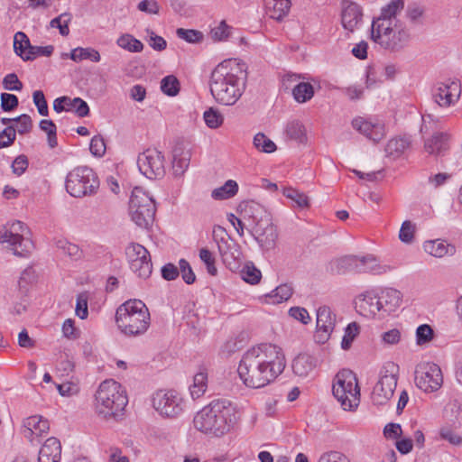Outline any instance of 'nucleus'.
<instances>
[{
    "mask_svg": "<svg viewBox=\"0 0 462 462\" xmlns=\"http://www.w3.org/2000/svg\"><path fill=\"white\" fill-rule=\"evenodd\" d=\"M285 366V356L281 347L273 344H260L243 354L237 373L246 387L260 389L273 383Z\"/></svg>",
    "mask_w": 462,
    "mask_h": 462,
    "instance_id": "f257e3e1",
    "label": "nucleus"
},
{
    "mask_svg": "<svg viewBox=\"0 0 462 462\" xmlns=\"http://www.w3.org/2000/svg\"><path fill=\"white\" fill-rule=\"evenodd\" d=\"M245 64L236 59L220 62L211 72L209 89L215 101L234 106L241 98L246 85Z\"/></svg>",
    "mask_w": 462,
    "mask_h": 462,
    "instance_id": "f03ea898",
    "label": "nucleus"
},
{
    "mask_svg": "<svg viewBox=\"0 0 462 462\" xmlns=\"http://www.w3.org/2000/svg\"><path fill=\"white\" fill-rule=\"evenodd\" d=\"M236 422V410L230 401L213 400L196 413L194 428L209 437L220 438L230 431Z\"/></svg>",
    "mask_w": 462,
    "mask_h": 462,
    "instance_id": "7ed1b4c3",
    "label": "nucleus"
},
{
    "mask_svg": "<svg viewBox=\"0 0 462 462\" xmlns=\"http://www.w3.org/2000/svg\"><path fill=\"white\" fill-rule=\"evenodd\" d=\"M127 403L125 390L113 379L102 382L95 394V412L105 420L122 418Z\"/></svg>",
    "mask_w": 462,
    "mask_h": 462,
    "instance_id": "20e7f679",
    "label": "nucleus"
},
{
    "mask_svg": "<svg viewBox=\"0 0 462 462\" xmlns=\"http://www.w3.org/2000/svg\"><path fill=\"white\" fill-rule=\"evenodd\" d=\"M116 322L120 331L125 336L142 335L150 325L148 308L140 300H126L117 308Z\"/></svg>",
    "mask_w": 462,
    "mask_h": 462,
    "instance_id": "39448f33",
    "label": "nucleus"
},
{
    "mask_svg": "<svg viewBox=\"0 0 462 462\" xmlns=\"http://www.w3.org/2000/svg\"><path fill=\"white\" fill-rule=\"evenodd\" d=\"M371 39L385 51L395 53L408 46L411 33L404 23H381L371 25Z\"/></svg>",
    "mask_w": 462,
    "mask_h": 462,
    "instance_id": "423d86ee",
    "label": "nucleus"
},
{
    "mask_svg": "<svg viewBox=\"0 0 462 462\" xmlns=\"http://www.w3.org/2000/svg\"><path fill=\"white\" fill-rule=\"evenodd\" d=\"M0 243L7 244L14 254L21 257L28 256L34 247L28 226L19 220L0 228Z\"/></svg>",
    "mask_w": 462,
    "mask_h": 462,
    "instance_id": "0eeeda50",
    "label": "nucleus"
},
{
    "mask_svg": "<svg viewBox=\"0 0 462 462\" xmlns=\"http://www.w3.org/2000/svg\"><path fill=\"white\" fill-rule=\"evenodd\" d=\"M65 188L73 198L92 196L99 188V180L91 168L79 166L67 174Z\"/></svg>",
    "mask_w": 462,
    "mask_h": 462,
    "instance_id": "6e6552de",
    "label": "nucleus"
},
{
    "mask_svg": "<svg viewBox=\"0 0 462 462\" xmlns=\"http://www.w3.org/2000/svg\"><path fill=\"white\" fill-rule=\"evenodd\" d=\"M333 395L345 411H353L359 404V388L356 374L350 370H342L335 377Z\"/></svg>",
    "mask_w": 462,
    "mask_h": 462,
    "instance_id": "1a4fd4ad",
    "label": "nucleus"
},
{
    "mask_svg": "<svg viewBox=\"0 0 462 462\" xmlns=\"http://www.w3.org/2000/svg\"><path fill=\"white\" fill-rule=\"evenodd\" d=\"M156 205L153 199L142 188L135 187L130 197L129 214L140 227L148 228L154 221Z\"/></svg>",
    "mask_w": 462,
    "mask_h": 462,
    "instance_id": "9d476101",
    "label": "nucleus"
},
{
    "mask_svg": "<svg viewBox=\"0 0 462 462\" xmlns=\"http://www.w3.org/2000/svg\"><path fill=\"white\" fill-rule=\"evenodd\" d=\"M212 236L225 266L231 272L238 271L243 257L239 244L221 226H214Z\"/></svg>",
    "mask_w": 462,
    "mask_h": 462,
    "instance_id": "9b49d317",
    "label": "nucleus"
},
{
    "mask_svg": "<svg viewBox=\"0 0 462 462\" xmlns=\"http://www.w3.org/2000/svg\"><path fill=\"white\" fill-rule=\"evenodd\" d=\"M398 374L399 366L396 364L389 362L383 366L371 395L374 405H384L391 400L397 386Z\"/></svg>",
    "mask_w": 462,
    "mask_h": 462,
    "instance_id": "f8f14e48",
    "label": "nucleus"
},
{
    "mask_svg": "<svg viewBox=\"0 0 462 462\" xmlns=\"http://www.w3.org/2000/svg\"><path fill=\"white\" fill-rule=\"evenodd\" d=\"M152 402L156 411L167 418L178 417L185 409L184 399L174 390H159L155 392L152 395Z\"/></svg>",
    "mask_w": 462,
    "mask_h": 462,
    "instance_id": "ddd939ff",
    "label": "nucleus"
},
{
    "mask_svg": "<svg viewBox=\"0 0 462 462\" xmlns=\"http://www.w3.org/2000/svg\"><path fill=\"white\" fill-rule=\"evenodd\" d=\"M125 256L130 269L138 277L146 279L152 271V263L149 251L138 243H130L125 247Z\"/></svg>",
    "mask_w": 462,
    "mask_h": 462,
    "instance_id": "4468645a",
    "label": "nucleus"
},
{
    "mask_svg": "<svg viewBox=\"0 0 462 462\" xmlns=\"http://www.w3.org/2000/svg\"><path fill=\"white\" fill-rule=\"evenodd\" d=\"M415 384L425 393H432L440 388L443 376L440 367L434 363H421L415 369Z\"/></svg>",
    "mask_w": 462,
    "mask_h": 462,
    "instance_id": "2eb2a0df",
    "label": "nucleus"
},
{
    "mask_svg": "<svg viewBox=\"0 0 462 462\" xmlns=\"http://www.w3.org/2000/svg\"><path fill=\"white\" fill-rule=\"evenodd\" d=\"M164 162L163 154L152 148L140 153L137 158V166L140 172L150 180H157L164 176Z\"/></svg>",
    "mask_w": 462,
    "mask_h": 462,
    "instance_id": "dca6fc26",
    "label": "nucleus"
},
{
    "mask_svg": "<svg viewBox=\"0 0 462 462\" xmlns=\"http://www.w3.org/2000/svg\"><path fill=\"white\" fill-rule=\"evenodd\" d=\"M337 316L328 306H321L317 310L316 331L314 340L323 345L328 341L335 329Z\"/></svg>",
    "mask_w": 462,
    "mask_h": 462,
    "instance_id": "f3484780",
    "label": "nucleus"
},
{
    "mask_svg": "<svg viewBox=\"0 0 462 462\" xmlns=\"http://www.w3.org/2000/svg\"><path fill=\"white\" fill-rule=\"evenodd\" d=\"M461 86L457 81L438 83L432 90V98L440 107L454 106L459 99Z\"/></svg>",
    "mask_w": 462,
    "mask_h": 462,
    "instance_id": "a211bd4d",
    "label": "nucleus"
},
{
    "mask_svg": "<svg viewBox=\"0 0 462 462\" xmlns=\"http://www.w3.org/2000/svg\"><path fill=\"white\" fill-rule=\"evenodd\" d=\"M254 236L263 250H271L278 238L277 228L269 217L261 218L255 225Z\"/></svg>",
    "mask_w": 462,
    "mask_h": 462,
    "instance_id": "6ab92c4d",
    "label": "nucleus"
},
{
    "mask_svg": "<svg viewBox=\"0 0 462 462\" xmlns=\"http://www.w3.org/2000/svg\"><path fill=\"white\" fill-rule=\"evenodd\" d=\"M356 311L365 317H374L381 311L379 295L374 290H367L358 294L354 300Z\"/></svg>",
    "mask_w": 462,
    "mask_h": 462,
    "instance_id": "aec40b11",
    "label": "nucleus"
},
{
    "mask_svg": "<svg viewBox=\"0 0 462 462\" xmlns=\"http://www.w3.org/2000/svg\"><path fill=\"white\" fill-rule=\"evenodd\" d=\"M362 8L356 3L344 2L341 12V23L348 32H354L362 23Z\"/></svg>",
    "mask_w": 462,
    "mask_h": 462,
    "instance_id": "412c9836",
    "label": "nucleus"
},
{
    "mask_svg": "<svg viewBox=\"0 0 462 462\" xmlns=\"http://www.w3.org/2000/svg\"><path fill=\"white\" fill-rule=\"evenodd\" d=\"M352 126L374 143L381 141L385 134L384 125L383 124L379 122L373 123L360 116L353 119Z\"/></svg>",
    "mask_w": 462,
    "mask_h": 462,
    "instance_id": "4be33fe9",
    "label": "nucleus"
},
{
    "mask_svg": "<svg viewBox=\"0 0 462 462\" xmlns=\"http://www.w3.org/2000/svg\"><path fill=\"white\" fill-rule=\"evenodd\" d=\"M404 8L403 0H391L389 4L382 7L380 15L373 19L372 25H379L381 23H404L397 18Z\"/></svg>",
    "mask_w": 462,
    "mask_h": 462,
    "instance_id": "5701e85b",
    "label": "nucleus"
},
{
    "mask_svg": "<svg viewBox=\"0 0 462 462\" xmlns=\"http://www.w3.org/2000/svg\"><path fill=\"white\" fill-rule=\"evenodd\" d=\"M357 273H371L373 274H384L393 270L388 264H382L374 254L357 255Z\"/></svg>",
    "mask_w": 462,
    "mask_h": 462,
    "instance_id": "b1692460",
    "label": "nucleus"
},
{
    "mask_svg": "<svg viewBox=\"0 0 462 462\" xmlns=\"http://www.w3.org/2000/svg\"><path fill=\"white\" fill-rule=\"evenodd\" d=\"M450 134L437 132L430 138L425 140L424 149L431 155H443L449 149Z\"/></svg>",
    "mask_w": 462,
    "mask_h": 462,
    "instance_id": "393cba45",
    "label": "nucleus"
},
{
    "mask_svg": "<svg viewBox=\"0 0 462 462\" xmlns=\"http://www.w3.org/2000/svg\"><path fill=\"white\" fill-rule=\"evenodd\" d=\"M402 294L393 288H384L379 294V306L381 311L390 314L395 311L402 303Z\"/></svg>",
    "mask_w": 462,
    "mask_h": 462,
    "instance_id": "a878e982",
    "label": "nucleus"
},
{
    "mask_svg": "<svg viewBox=\"0 0 462 462\" xmlns=\"http://www.w3.org/2000/svg\"><path fill=\"white\" fill-rule=\"evenodd\" d=\"M23 435L33 441L35 437H40L49 430V421L44 420L42 416H31L27 418L23 424Z\"/></svg>",
    "mask_w": 462,
    "mask_h": 462,
    "instance_id": "bb28decb",
    "label": "nucleus"
},
{
    "mask_svg": "<svg viewBox=\"0 0 462 462\" xmlns=\"http://www.w3.org/2000/svg\"><path fill=\"white\" fill-rule=\"evenodd\" d=\"M61 445L58 439L51 437L46 439L40 449L38 459L43 462H60Z\"/></svg>",
    "mask_w": 462,
    "mask_h": 462,
    "instance_id": "cd10ccee",
    "label": "nucleus"
},
{
    "mask_svg": "<svg viewBox=\"0 0 462 462\" xmlns=\"http://www.w3.org/2000/svg\"><path fill=\"white\" fill-rule=\"evenodd\" d=\"M316 366L317 360L315 357L306 353L298 355L292 361L293 373L300 377L309 376Z\"/></svg>",
    "mask_w": 462,
    "mask_h": 462,
    "instance_id": "c85d7f7f",
    "label": "nucleus"
},
{
    "mask_svg": "<svg viewBox=\"0 0 462 462\" xmlns=\"http://www.w3.org/2000/svg\"><path fill=\"white\" fill-rule=\"evenodd\" d=\"M266 14L276 21L285 17L291 9V0H263Z\"/></svg>",
    "mask_w": 462,
    "mask_h": 462,
    "instance_id": "c756f323",
    "label": "nucleus"
},
{
    "mask_svg": "<svg viewBox=\"0 0 462 462\" xmlns=\"http://www.w3.org/2000/svg\"><path fill=\"white\" fill-rule=\"evenodd\" d=\"M357 255H345L329 263V270L335 274H344L349 272L357 273Z\"/></svg>",
    "mask_w": 462,
    "mask_h": 462,
    "instance_id": "7c9ffc66",
    "label": "nucleus"
},
{
    "mask_svg": "<svg viewBox=\"0 0 462 462\" xmlns=\"http://www.w3.org/2000/svg\"><path fill=\"white\" fill-rule=\"evenodd\" d=\"M423 249L427 254L439 258L453 255L456 253L454 245L440 239L426 241L423 244Z\"/></svg>",
    "mask_w": 462,
    "mask_h": 462,
    "instance_id": "2f4dec72",
    "label": "nucleus"
},
{
    "mask_svg": "<svg viewBox=\"0 0 462 462\" xmlns=\"http://www.w3.org/2000/svg\"><path fill=\"white\" fill-rule=\"evenodd\" d=\"M208 389V373L206 369H200L193 376V383L189 386L190 396L193 400L199 399L205 394Z\"/></svg>",
    "mask_w": 462,
    "mask_h": 462,
    "instance_id": "473e14b6",
    "label": "nucleus"
},
{
    "mask_svg": "<svg viewBox=\"0 0 462 462\" xmlns=\"http://www.w3.org/2000/svg\"><path fill=\"white\" fill-rule=\"evenodd\" d=\"M190 161L189 151L175 148L173 151L172 168L175 175H181L188 169Z\"/></svg>",
    "mask_w": 462,
    "mask_h": 462,
    "instance_id": "72a5a7b5",
    "label": "nucleus"
},
{
    "mask_svg": "<svg viewBox=\"0 0 462 462\" xmlns=\"http://www.w3.org/2000/svg\"><path fill=\"white\" fill-rule=\"evenodd\" d=\"M285 134L288 138L298 143H305L307 141V133L304 125L299 120L288 122Z\"/></svg>",
    "mask_w": 462,
    "mask_h": 462,
    "instance_id": "f704fd0d",
    "label": "nucleus"
},
{
    "mask_svg": "<svg viewBox=\"0 0 462 462\" xmlns=\"http://www.w3.org/2000/svg\"><path fill=\"white\" fill-rule=\"evenodd\" d=\"M237 191V183L233 180H228L223 186L215 189L212 191L211 196L214 199L217 200L228 199L234 197Z\"/></svg>",
    "mask_w": 462,
    "mask_h": 462,
    "instance_id": "c9c22d12",
    "label": "nucleus"
},
{
    "mask_svg": "<svg viewBox=\"0 0 462 462\" xmlns=\"http://www.w3.org/2000/svg\"><path fill=\"white\" fill-rule=\"evenodd\" d=\"M116 44L129 52H141L143 50L142 42L129 33H124L119 36L116 40Z\"/></svg>",
    "mask_w": 462,
    "mask_h": 462,
    "instance_id": "e433bc0d",
    "label": "nucleus"
},
{
    "mask_svg": "<svg viewBox=\"0 0 462 462\" xmlns=\"http://www.w3.org/2000/svg\"><path fill=\"white\" fill-rule=\"evenodd\" d=\"M69 59L76 62L82 60H90L94 62H98L100 61L101 57L99 52L93 48L78 47L70 51Z\"/></svg>",
    "mask_w": 462,
    "mask_h": 462,
    "instance_id": "4c0bfd02",
    "label": "nucleus"
},
{
    "mask_svg": "<svg viewBox=\"0 0 462 462\" xmlns=\"http://www.w3.org/2000/svg\"><path fill=\"white\" fill-rule=\"evenodd\" d=\"M292 96L298 103H305L314 96V88L309 82H300L293 87Z\"/></svg>",
    "mask_w": 462,
    "mask_h": 462,
    "instance_id": "58836bf2",
    "label": "nucleus"
},
{
    "mask_svg": "<svg viewBox=\"0 0 462 462\" xmlns=\"http://www.w3.org/2000/svg\"><path fill=\"white\" fill-rule=\"evenodd\" d=\"M31 45L30 40L24 32H18L14 34V51L23 60L26 56V52L29 51Z\"/></svg>",
    "mask_w": 462,
    "mask_h": 462,
    "instance_id": "ea45409f",
    "label": "nucleus"
},
{
    "mask_svg": "<svg viewBox=\"0 0 462 462\" xmlns=\"http://www.w3.org/2000/svg\"><path fill=\"white\" fill-rule=\"evenodd\" d=\"M56 246L61 254L69 256L73 260H79L82 256V251L79 245L72 244L66 239H58L56 241Z\"/></svg>",
    "mask_w": 462,
    "mask_h": 462,
    "instance_id": "a19ab883",
    "label": "nucleus"
},
{
    "mask_svg": "<svg viewBox=\"0 0 462 462\" xmlns=\"http://www.w3.org/2000/svg\"><path fill=\"white\" fill-rule=\"evenodd\" d=\"M293 293V289L291 285L284 283L276 287L268 297L272 299V303L278 304L288 300Z\"/></svg>",
    "mask_w": 462,
    "mask_h": 462,
    "instance_id": "79ce46f5",
    "label": "nucleus"
},
{
    "mask_svg": "<svg viewBox=\"0 0 462 462\" xmlns=\"http://www.w3.org/2000/svg\"><path fill=\"white\" fill-rule=\"evenodd\" d=\"M205 124L211 129L220 127L224 123V116L215 107H209L203 114Z\"/></svg>",
    "mask_w": 462,
    "mask_h": 462,
    "instance_id": "37998d69",
    "label": "nucleus"
},
{
    "mask_svg": "<svg viewBox=\"0 0 462 462\" xmlns=\"http://www.w3.org/2000/svg\"><path fill=\"white\" fill-rule=\"evenodd\" d=\"M241 277L247 283L257 284L262 278V273L253 263L248 262L241 270Z\"/></svg>",
    "mask_w": 462,
    "mask_h": 462,
    "instance_id": "c03bdc74",
    "label": "nucleus"
},
{
    "mask_svg": "<svg viewBox=\"0 0 462 462\" xmlns=\"http://www.w3.org/2000/svg\"><path fill=\"white\" fill-rule=\"evenodd\" d=\"M72 20V15L69 13H63L59 16L53 18L50 22V27L58 28L60 35L68 36L69 34V23Z\"/></svg>",
    "mask_w": 462,
    "mask_h": 462,
    "instance_id": "a18cd8bd",
    "label": "nucleus"
},
{
    "mask_svg": "<svg viewBox=\"0 0 462 462\" xmlns=\"http://www.w3.org/2000/svg\"><path fill=\"white\" fill-rule=\"evenodd\" d=\"M176 35L178 38L193 44L200 43L204 39L203 32L194 29L179 28L176 30Z\"/></svg>",
    "mask_w": 462,
    "mask_h": 462,
    "instance_id": "49530a36",
    "label": "nucleus"
},
{
    "mask_svg": "<svg viewBox=\"0 0 462 462\" xmlns=\"http://www.w3.org/2000/svg\"><path fill=\"white\" fill-rule=\"evenodd\" d=\"M254 147L263 152L271 153L276 150V144L264 134L258 133L254 137Z\"/></svg>",
    "mask_w": 462,
    "mask_h": 462,
    "instance_id": "de8ad7c7",
    "label": "nucleus"
},
{
    "mask_svg": "<svg viewBox=\"0 0 462 462\" xmlns=\"http://www.w3.org/2000/svg\"><path fill=\"white\" fill-rule=\"evenodd\" d=\"M161 89L165 95L174 97L180 91V82L173 75L166 76L161 81Z\"/></svg>",
    "mask_w": 462,
    "mask_h": 462,
    "instance_id": "09e8293b",
    "label": "nucleus"
},
{
    "mask_svg": "<svg viewBox=\"0 0 462 462\" xmlns=\"http://www.w3.org/2000/svg\"><path fill=\"white\" fill-rule=\"evenodd\" d=\"M53 51L54 47L52 45H47L44 47L31 45L29 51L26 52V56L23 58V60H33L40 56L50 57L53 53Z\"/></svg>",
    "mask_w": 462,
    "mask_h": 462,
    "instance_id": "8fccbe9b",
    "label": "nucleus"
},
{
    "mask_svg": "<svg viewBox=\"0 0 462 462\" xmlns=\"http://www.w3.org/2000/svg\"><path fill=\"white\" fill-rule=\"evenodd\" d=\"M283 195L292 200L299 208H306L309 206L308 197L292 188H286L283 189Z\"/></svg>",
    "mask_w": 462,
    "mask_h": 462,
    "instance_id": "3c124183",
    "label": "nucleus"
},
{
    "mask_svg": "<svg viewBox=\"0 0 462 462\" xmlns=\"http://www.w3.org/2000/svg\"><path fill=\"white\" fill-rule=\"evenodd\" d=\"M359 333V327L356 322H352L347 325L345 329V335L342 338L341 347L344 350L350 348L352 342Z\"/></svg>",
    "mask_w": 462,
    "mask_h": 462,
    "instance_id": "603ef678",
    "label": "nucleus"
},
{
    "mask_svg": "<svg viewBox=\"0 0 462 462\" xmlns=\"http://www.w3.org/2000/svg\"><path fill=\"white\" fill-rule=\"evenodd\" d=\"M199 258L205 263L207 271L210 275L215 276L217 274L215 257L208 249L201 248L199 250Z\"/></svg>",
    "mask_w": 462,
    "mask_h": 462,
    "instance_id": "864d4df0",
    "label": "nucleus"
},
{
    "mask_svg": "<svg viewBox=\"0 0 462 462\" xmlns=\"http://www.w3.org/2000/svg\"><path fill=\"white\" fill-rule=\"evenodd\" d=\"M415 233V225L410 220L402 222L399 232V239L405 244H411L413 241Z\"/></svg>",
    "mask_w": 462,
    "mask_h": 462,
    "instance_id": "5fc2aeb1",
    "label": "nucleus"
},
{
    "mask_svg": "<svg viewBox=\"0 0 462 462\" xmlns=\"http://www.w3.org/2000/svg\"><path fill=\"white\" fill-rule=\"evenodd\" d=\"M439 436L442 439L447 440L448 443L454 446L462 445V436L457 434L449 427H442L439 430Z\"/></svg>",
    "mask_w": 462,
    "mask_h": 462,
    "instance_id": "6e6d98bb",
    "label": "nucleus"
},
{
    "mask_svg": "<svg viewBox=\"0 0 462 462\" xmlns=\"http://www.w3.org/2000/svg\"><path fill=\"white\" fill-rule=\"evenodd\" d=\"M2 85L4 89L9 91H21L23 89V83L18 79L15 73H9L3 79Z\"/></svg>",
    "mask_w": 462,
    "mask_h": 462,
    "instance_id": "4d7b16f0",
    "label": "nucleus"
},
{
    "mask_svg": "<svg viewBox=\"0 0 462 462\" xmlns=\"http://www.w3.org/2000/svg\"><path fill=\"white\" fill-rule=\"evenodd\" d=\"M408 147V143L402 138L391 139L386 145V152L391 155H399Z\"/></svg>",
    "mask_w": 462,
    "mask_h": 462,
    "instance_id": "13d9d810",
    "label": "nucleus"
},
{
    "mask_svg": "<svg viewBox=\"0 0 462 462\" xmlns=\"http://www.w3.org/2000/svg\"><path fill=\"white\" fill-rule=\"evenodd\" d=\"M147 42L149 45L157 51H162L167 47L166 41L162 37L157 35L153 31L147 29Z\"/></svg>",
    "mask_w": 462,
    "mask_h": 462,
    "instance_id": "bf43d9fd",
    "label": "nucleus"
},
{
    "mask_svg": "<svg viewBox=\"0 0 462 462\" xmlns=\"http://www.w3.org/2000/svg\"><path fill=\"white\" fill-rule=\"evenodd\" d=\"M16 137V130L14 125L6 126L0 132V149L10 146Z\"/></svg>",
    "mask_w": 462,
    "mask_h": 462,
    "instance_id": "052dcab7",
    "label": "nucleus"
},
{
    "mask_svg": "<svg viewBox=\"0 0 462 462\" xmlns=\"http://www.w3.org/2000/svg\"><path fill=\"white\" fill-rule=\"evenodd\" d=\"M433 338V329L430 325L423 324L416 330V341L418 345L429 343Z\"/></svg>",
    "mask_w": 462,
    "mask_h": 462,
    "instance_id": "680f3d73",
    "label": "nucleus"
},
{
    "mask_svg": "<svg viewBox=\"0 0 462 462\" xmlns=\"http://www.w3.org/2000/svg\"><path fill=\"white\" fill-rule=\"evenodd\" d=\"M32 99L38 113L42 116H47L49 115V109L43 92L42 90H35L32 93Z\"/></svg>",
    "mask_w": 462,
    "mask_h": 462,
    "instance_id": "e2e57ef3",
    "label": "nucleus"
},
{
    "mask_svg": "<svg viewBox=\"0 0 462 462\" xmlns=\"http://www.w3.org/2000/svg\"><path fill=\"white\" fill-rule=\"evenodd\" d=\"M180 273H181V277L183 281L187 284H192L196 281V275L192 271V268L189 263L185 259H180L179 261Z\"/></svg>",
    "mask_w": 462,
    "mask_h": 462,
    "instance_id": "0e129e2a",
    "label": "nucleus"
},
{
    "mask_svg": "<svg viewBox=\"0 0 462 462\" xmlns=\"http://www.w3.org/2000/svg\"><path fill=\"white\" fill-rule=\"evenodd\" d=\"M89 150L96 157H102L106 152V143L101 135H95L90 142Z\"/></svg>",
    "mask_w": 462,
    "mask_h": 462,
    "instance_id": "69168bd1",
    "label": "nucleus"
},
{
    "mask_svg": "<svg viewBox=\"0 0 462 462\" xmlns=\"http://www.w3.org/2000/svg\"><path fill=\"white\" fill-rule=\"evenodd\" d=\"M1 108L5 112H10L19 105L18 97L14 94L2 93L0 96Z\"/></svg>",
    "mask_w": 462,
    "mask_h": 462,
    "instance_id": "338daca9",
    "label": "nucleus"
},
{
    "mask_svg": "<svg viewBox=\"0 0 462 462\" xmlns=\"http://www.w3.org/2000/svg\"><path fill=\"white\" fill-rule=\"evenodd\" d=\"M318 462H350V460L341 452L329 451L322 454Z\"/></svg>",
    "mask_w": 462,
    "mask_h": 462,
    "instance_id": "774afa93",
    "label": "nucleus"
}]
</instances>
